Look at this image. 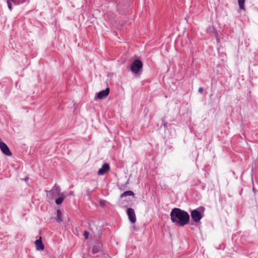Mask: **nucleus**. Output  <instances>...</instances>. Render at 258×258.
I'll return each mask as SVG.
<instances>
[{
    "label": "nucleus",
    "instance_id": "obj_11",
    "mask_svg": "<svg viewBox=\"0 0 258 258\" xmlns=\"http://www.w3.org/2000/svg\"><path fill=\"white\" fill-rule=\"evenodd\" d=\"M134 196V193L133 191L128 190L124 192L121 195L120 198H123L127 196Z\"/></svg>",
    "mask_w": 258,
    "mask_h": 258
},
{
    "label": "nucleus",
    "instance_id": "obj_17",
    "mask_svg": "<svg viewBox=\"0 0 258 258\" xmlns=\"http://www.w3.org/2000/svg\"><path fill=\"white\" fill-rule=\"evenodd\" d=\"M203 90H204L203 88H202V87H200V88H199L198 91H199V92H200V93H203Z\"/></svg>",
    "mask_w": 258,
    "mask_h": 258
},
{
    "label": "nucleus",
    "instance_id": "obj_12",
    "mask_svg": "<svg viewBox=\"0 0 258 258\" xmlns=\"http://www.w3.org/2000/svg\"><path fill=\"white\" fill-rule=\"evenodd\" d=\"M56 220L59 223L62 222V214H61V211L59 210H57V218H56Z\"/></svg>",
    "mask_w": 258,
    "mask_h": 258
},
{
    "label": "nucleus",
    "instance_id": "obj_15",
    "mask_svg": "<svg viewBox=\"0 0 258 258\" xmlns=\"http://www.w3.org/2000/svg\"><path fill=\"white\" fill-rule=\"evenodd\" d=\"M7 4H8L9 9L10 10V11H11L12 10V4L9 0L7 1Z\"/></svg>",
    "mask_w": 258,
    "mask_h": 258
},
{
    "label": "nucleus",
    "instance_id": "obj_4",
    "mask_svg": "<svg viewBox=\"0 0 258 258\" xmlns=\"http://www.w3.org/2000/svg\"><path fill=\"white\" fill-rule=\"evenodd\" d=\"M191 217L195 222H199L203 217L201 213L197 209L191 212Z\"/></svg>",
    "mask_w": 258,
    "mask_h": 258
},
{
    "label": "nucleus",
    "instance_id": "obj_2",
    "mask_svg": "<svg viewBox=\"0 0 258 258\" xmlns=\"http://www.w3.org/2000/svg\"><path fill=\"white\" fill-rule=\"evenodd\" d=\"M60 187L55 184L50 190L47 191V196L51 199H53L58 196H62V193L60 192Z\"/></svg>",
    "mask_w": 258,
    "mask_h": 258
},
{
    "label": "nucleus",
    "instance_id": "obj_10",
    "mask_svg": "<svg viewBox=\"0 0 258 258\" xmlns=\"http://www.w3.org/2000/svg\"><path fill=\"white\" fill-rule=\"evenodd\" d=\"M59 196V197L55 200V203L57 205L61 204L65 198V196L63 193H62V196Z\"/></svg>",
    "mask_w": 258,
    "mask_h": 258
},
{
    "label": "nucleus",
    "instance_id": "obj_16",
    "mask_svg": "<svg viewBox=\"0 0 258 258\" xmlns=\"http://www.w3.org/2000/svg\"><path fill=\"white\" fill-rule=\"evenodd\" d=\"M84 237L85 238V239H88V237H89V232L85 231L84 233Z\"/></svg>",
    "mask_w": 258,
    "mask_h": 258
},
{
    "label": "nucleus",
    "instance_id": "obj_14",
    "mask_svg": "<svg viewBox=\"0 0 258 258\" xmlns=\"http://www.w3.org/2000/svg\"><path fill=\"white\" fill-rule=\"evenodd\" d=\"M100 250V247L97 246H94L92 249L93 253H96Z\"/></svg>",
    "mask_w": 258,
    "mask_h": 258
},
{
    "label": "nucleus",
    "instance_id": "obj_13",
    "mask_svg": "<svg viewBox=\"0 0 258 258\" xmlns=\"http://www.w3.org/2000/svg\"><path fill=\"white\" fill-rule=\"evenodd\" d=\"M245 1V0H238V3L239 9L243 11L245 10V8H244V6Z\"/></svg>",
    "mask_w": 258,
    "mask_h": 258
},
{
    "label": "nucleus",
    "instance_id": "obj_1",
    "mask_svg": "<svg viewBox=\"0 0 258 258\" xmlns=\"http://www.w3.org/2000/svg\"><path fill=\"white\" fill-rule=\"evenodd\" d=\"M170 217L172 222L179 226L187 224L189 220V215L186 212L179 208H175L171 210Z\"/></svg>",
    "mask_w": 258,
    "mask_h": 258
},
{
    "label": "nucleus",
    "instance_id": "obj_9",
    "mask_svg": "<svg viewBox=\"0 0 258 258\" xmlns=\"http://www.w3.org/2000/svg\"><path fill=\"white\" fill-rule=\"evenodd\" d=\"M35 244L36 245L37 250H44V246L42 242L41 237L39 238V239H38L35 241Z\"/></svg>",
    "mask_w": 258,
    "mask_h": 258
},
{
    "label": "nucleus",
    "instance_id": "obj_7",
    "mask_svg": "<svg viewBox=\"0 0 258 258\" xmlns=\"http://www.w3.org/2000/svg\"><path fill=\"white\" fill-rule=\"evenodd\" d=\"M109 91V88H107L105 90L100 91L97 94L96 98L98 99H102L106 98L108 95Z\"/></svg>",
    "mask_w": 258,
    "mask_h": 258
},
{
    "label": "nucleus",
    "instance_id": "obj_3",
    "mask_svg": "<svg viewBox=\"0 0 258 258\" xmlns=\"http://www.w3.org/2000/svg\"><path fill=\"white\" fill-rule=\"evenodd\" d=\"M142 62L139 59H136L131 64L130 69L133 73L138 74L139 73L140 71L142 69Z\"/></svg>",
    "mask_w": 258,
    "mask_h": 258
},
{
    "label": "nucleus",
    "instance_id": "obj_8",
    "mask_svg": "<svg viewBox=\"0 0 258 258\" xmlns=\"http://www.w3.org/2000/svg\"><path fill=\"white\" fill-rule=\"evenodd\" d=\"M110 169L109 165L108 163H105L102 165V167L98 170V174L99 175H103L105 173L109 171Z\"/></svg>",
    "mask_w": 258,
    "mask_h": 258
},
{
    "label": "nucleus",
    "instance_id": "obj_6",
    "mask_svg": "<svg viewBox=\"0 0 258 258\" xmlns=\"http://www.w3.org/2000/svg\"><path fill=\"white\" fill-rule=\"evenodd\" d=\"M127 214L128 218L132 223H135L136 221V216L134 210L131 208H129L127 210Z\"/></svg>",
    "mask_w": 258,
    "mask_h": 258
},
{
    "label": "nucleus",
    "instance_id": "obj_5",
    "mask_svg": "<svg viewBox=\"0 0 258 258\" xmlns=\"http://www.w3.org/2000/svg\"><path fill=\"white\" fill-rule=\"evenodd\" d=\"M0 149L5 155L8 156L12 155V153L8 146L5 143H0Z\"/></svg>",
    "mask_w": 258,
    "mask_h": 258
}]
</instances>
